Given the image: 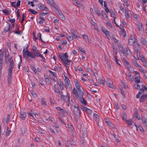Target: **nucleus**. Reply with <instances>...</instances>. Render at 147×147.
I'll return each mask as SVG.
<instances>
[{
  "label": "nucleus",
  "instance_id": "obj_1",
  "mask_svg": "<svg viewBox=\"0 0 147 147\" xmlns=\"http://www.w3.org/2000/svg\"><path fill=\"white\" fill-rule=\"evenodd\" d=\"M73 96L74 98L77 99L79 98V100L82 104L85 105H87V102L83 97L84 93L83 89L77 90L74 88L73 89Z\"/></svg>",
  "mask_w": 147,
  "mask_h": 147
},
{
  "label": "nucleus",
  "instance_id": "obj_2",
  "mask_svg": "<svg viewBox=\"0 0 147 147\" xmlns=\"http://www.w3.org/2000/svg\"><path fill=\"white\" fill-rule=\"evenodd\" d=\"M23 53L24 55H26L28 57H27L26 59L27 61L29 62L30 60H29L28 57H30L32 59H35V56L37 57H40L41 56V54L40 53V51L39 50H35L34 51H32V53H30L28 50V47H26L25 49H24L23 51Z\"/></svg>",
  "mask_w": 147,
  "mask_h": 147
},
{
  "label": "nucleus",
  "instance_id": "obj_3",
  "mask_svg": "<svg viewBox=\"0 0 147 147\" xmlns=\"http://www.w3.org/2000/svg\"><path fill=\"white\" fill-rule=\"evenodd\" d=\"M67 52L64 54H59V56L61 59L62 61L64 63L66 67H68L69 65H70L71 61L68 59V56L67 55Z\"/></svg>",
  "mask_w": 147,
  "mask_h": 147
},
{
  "label": "nucleus",
  "instance_id": "obj_4",
  "mask_svg": "<svg viewBox=\"0 0 147 147\" xmlns=\"http://www.w3.org/2000/svg\"><path fill=\"white\" fill-rule=\"evenodd\" d=\"M65 82L64 86L66 88H69V89H71V85L70 83V81L69 78L66 76H65Z\"/></svg>",
  "mask_w": 147,
  "mask_h": 147
},
{
  "label": "nucleus",
  "instance_id": "obj_5",
  "mask_svg": "<svg viewBox=\"0 0 147 147\" xmlns=\"http://www.w3.org/2000/svg\"><path fill=\"white\" fill-rule=\"evenodd\" d=\"M8 60L9 63V66L8 70V72H12L14 66V62L12 57Z\"/></svg>",
  "mask_w": 147,
  "mask_h": 147
},
{
  "label": "nucleus",
  "instance_id": "obj_6",
  "mask_svg": "<svg viewBox=\"0 0 147 147\" xmlns=\"http://www.w3.org/2000/svg\"><path fill=\"white\" fill-rule=\"evenodd\" d=\"M1 50H0V52ZM4 55V53L3 52L1 54L0 53V73H1V69L3 67L2 63L3 62V58Z\"/></svg>",
  "mask_w": 147,
  "mask_h": 147
},
{
  "label": "nucleus",
  "instance_id": "obj_7",
  "mask_svg": "<svg viewBox=\"0 0 147 147\" xmlns=\"http://www.w3.org/2000/svg\"><path fill=\"white\" fill-rule=\"evenodd\" d=\"M106 84L107 86L110 88H115V86H114L112 82L109 79H107Z\"/></svg>",
  "mask_w": 147,
  "mask_h": 147
},
{
  "label": "nucleus",
  "instance_id": "obj_8",
  "mask_svg": "<svg viewBox=\"0 0 147 147\" xmlns=\"http://www.w3.org/2000/svg\"><path fill=\"white\" fill-rule=\"evenodd\" d=\"M136 39L135 37L133 36H132L129 40L128 44L131 45H133L136 42Z\"/></svg>",
  "mask_w": 147,
  "mask_h": 147
},
{
  "label": "nucleus",
  "instance_id": "obj_9",
  "mask_svg": "<svg viewBox=\"0 0 147 147\" xmlns=\"http://www.w3.org/2000/svg\"><path fill=\"white\" fill-rule=\"evenodd\" d=\"M71 32L73 34L74 38H76L77 39L79 38V36L78 35V32L77 31L73 28L71 29L70 30Z\"/></svg>",
  "mask_w": 147,
  "mask_h": 147
},
{
  "label": "nucleus",
  "instance_id": "obj_10",
  "mask_svg": "<svg viewBox=\"0 0 147 147\" xmlns=\"http://www.w3.org/2000/svg\"><path fill=\"white\" fill-rule=\"evenodd\" d=\"M47 2L56 9L58 8V6L55 4L53 0H47Z\"/></svg>",
  "mask_w": 147,
  "mask_h": 147
},
{
  "label": "nucleus",
  "instance_id": "obj_11",
  "mask_svg": "<svg viewBox=\"0 0 147 147\" xmlns=\"http://www.w3.org/2000/svg\"><path fill=\"white\" fill-rule=\"evenodd\" d=\"M12 74V72H8L7 80L9 85H10L11 84V80L12 79L11 76Z\"/></svg>",
  "mask_w": 147,
  "mask_h": 147
},
{
  "label": "nucleus",
  "instance_id": "obj_12",
  "mask_svg": "<svg viewBox=\"0 0 147 147\" xmlns=\"http://www.w3.org/2000/svg\"><path fill=\"white\" fill-rule=\"evenodd\" d=\"M127 127H130L131 125L133 123L132 120L131 119H127L125 121Z\"/></svg>",
  "mask_w": 147,
  "mask_h": 147
},
{
  "label": "nucleus",
  "instance_id": "obj_13",
  "mask_svg": "<svg viewBox=\"0 0 147 147\" xmlns=\"http://www.w3.org/2000/svg\"><path fill=\"white\" fill-rule=\"evenodd\" d=\"M147 98V95L144 94L141 96L140 98V102H143Z\"/></svg>",
  "mask_w": 147,
  "mask_h": 147
},
{
  "label": "nucleus",
  "instance_id": "obj_14",
  "mask_svg": "<svg viewBox=\"0 0 147 147\" xmlns=\"http://www.w3.org/2000/svg\"><path fill=\"white\" fill-rule=\"evenodd\" d=\"M38 7L41 10H43L45 9H48L43 4L40 3L38 5Z\"/></svg>",
  "mask_w": 147,
  "mask_h": 147
},
{
  "label": "nucleus",
  "instance_id": "obj_15",
  "mask_svg": "<svg viewBox=\"0 0 147 147\" xmlns=\"http://www.w3.org/2000/svg\"><path fill=\"white\" fill-rule=\"evenodd\" d=\"M20 114L21 118L23 120H24L26 115V113L21 111L20 112Z\"/></svg>",
  "mask_w": 147,
  "mask_h": 147
},
{
  "label": "nucleus",
  "instance_id": "obj_16",
  "mask_svg": "<svg viewBox=\"0 0 147 147\" xmlns=\"http://www.w3.org/2000/svg\"><path fill=\"white\" fill-rule=\"evenodd\" d=\"M141 120L144 125L147 127V119L144 117H143L141 118Z\"/></svg>",
  "mask_w": 147,
  "mask_h": 147
},
{
  "label": "nucleus",
  "instance_id": "obj_17",
  "mask_svg": "<svg viewBox=\"0 0 147 147\" xmlns=\"http://www.w3.org/2000/svg\"><path fill=\"white\" fill-rule=\"evenodd\" d=\"M138 27V30L140 32H142L143 31V29L142 28V24L140 22L137 24Z\"/></svg>",
  "mask_w": 147,
  "mask_h": 147
},
{
  "label": "nucleus",
  "instance_id": "obj_18",
  "mask_svg": "<svg viewBox=\"0 0 147 147\" xmlns=\"http://www.w3.org/2000/svg\"><path fill=\"white\" fill-rule=\"evenodd\" d=\"M119 50L121 51V52L123 54L125 53V48L124 49L123 46L121 45H119Z\"/></svg>",
  "mask_w": 147,
  "mask_h": 147
},
{
  "label": "nucleus",
  "instance_id": "obj_19",
  "mask_svg": "<svg viewBox=\"0 0 147 147\" xmlns=\"http://www.w3.org/2000/svg\"><path fill=\"white\" fill-rule=\"evenodd\" d=\"M78 108H79V106H78L77 107H75L74 109V113L76 116H78V114H79L78 111Z\"/></svg>",
  "mask_w": 147,
  "mask_h": 147
},
{
  "label": "nucleus",
  "instance_id": "obj_20",
  "mask_svg": "<svg viewBox=\"0 0 147 147\" xmlns=\"http://www.w3.org/2000/svg\"><path fill=\"white\" fill-rule=\"evenodd\" d=\"M140 78L139 76H136L134 78V81L136 83H139L140 82Z\"/></svg>",
  "mask_w": 147,
  "mask_h": 147
},
{
  "label": "nucleus",
  "instance_id": "obj_21",
  "mask_svg": "<svg viewBox=\"0 0 147 147\" xmlns=\"http://www.w3.org/2000/svg\"><path fill=\"white\" fill-rule=\"evenodd\" d=\"M121 116L123 120V121H126L127 119V115L125 112H123L122 113Z\"/></svg>",
  "mask_w": 147,
  "mask_h": 147
},
{
  "label": "nucleus",
  "instance_id": "obj_22",
  "mask_svg": "<svg viewBox=\"0 0 147 147\" xmlns=\"http://www.w3.org/2000/svg\"><path fill=\"white\" fill-rule=\"evenodd\" d=\"M61 99H63L65 101V99H67L68 101H69V96H65L62 95L61 96Z\"/></svg>",
  "mask_w": 147,
  "mask_h": 147
},
{
  "label": "nucleus",
  "instance_id": "obj_23",
  "mask_svg": "<svg viewBox=\"0 0 147 147\" xmlns=\"http://www.w3.org/2000/svg\"><path fill=\"white\" fill-rule=\"evenodd\" d=\"M41 104L44 106L47 105L46 100L45 98H42L41 100Z\"/></svg>",
  "mask_w": 147,
  "mask_h": 147
},
{
  "label": "nucleus",
  "instance_id": "obj_24",
  "mask_svg": "<svg viewBox=\"0 0 147 147\" xmlns=\"http://www.w3.org/2000/svg\"><path fill=\"white\" fill-rule=\"evenodd\" d=\"M128 74V80L131 81L133 82L134 81V76H131V75L129 74V73Z\"/></svg>",
  "mask_w": 147,
  "mask_h": 147
},
{
  "label": "nucleus",
  "instance_id": "obj_25",
  "mask_svg": "<svg viewBox=\"0 0 147 147\" xmlns=\"http://www.w3.org/2000/svg\"><path fill=\"white\" fill-rule=\"evenodd\" d=\"M77 4H77V5L80 9L83 10L84 9V7L82 3L78 2Z\"/></svg>",
  "mask_w": 147,
  "mask_h": 147
},
{
  "label": "nucleus",
  "instance_id": "obj_26",
  "mask_svg": "<svg viewBox=\"0 0 147 147\" xmlns=\"http://www.w3.org/2000/svg\"><path fill=\"white\" fill-rule=\"evenodd\" d=\"M142 88L140 89V90L141 91H147V87H146L145 85H142Z\"/></svg>",
  "mask_w": 147,
  "mask_h": 147
},
{
  "label": "nucleus",
  "instance_id": "obj_27",
  "mask_svg": "<svg viewBox=\"0 0 147 147\" xmlns=\"http://www.w3.org/2000/svg\"><path fill=\"white\" fill-rule=\"evenodd\" d=\"M134 125L136 126L137 129H139L142 132H143L144 131V129L140 125L138 126L137 127V125L135 124H134Z\"/></svg>",
  "mask_w": 147,
  "mask_h": 147
},
{
  "label": "nucleus",
  "instance_id": "obj_28",
  "mask_svg": "<svg viewBox=\"0 0 147 147\" xmlns=\"http://www.w3.org/2000/svg\"><path fill=\"white\" fill-rule=\"evenodd\" d=\"M125 15L126 18H129L130 17L129 13L126 10H125Z\"/></svg>",
  "mask_w": 147,
  "mask_h": 147
},
{
  "label": "nucleus",
  "instance_id": "obj_29",
  "mask_svg": "<svg viewBox=\"0 0 147 147\" xmlns=\"http://www.w3.org/2000/svg\"><path fill=\"white\" fill-rule=\"evenodd\" d=\"M119 8H120V9L123 12L125 9H124V7L120 3H119Z\"/></svg>",
  "mask_w": 147,
  "mask_h": 147
},
{
  "label": "nucleus",
  "instance_id": "obj_30",
  "mask_svg": "<svg viewBox=\"0 0 147 147\" xmlns=\"http://www.w3.org/2000/svg\"><path fill=\"white\" fill-rule=\"evenodd\" d=\"M6 15H8L10 13V11L6 9H5L2 11Z\"/></svg>",
  "mask_w": 147,
  "mask_h": 147
},
{
  "label": "nucleus",
  "instance_id": "obj_31",
  "mask_svg": "<svg viewBox=\"0 0 147 147\" xmlns=\"http://www.w3.org/2000/svg\"><path fill=\"white\" fill-rule=\"evenodd\" d=\"M141 40L142 42L144 45H146L147 44V41L146 39L144 37H142L141 39Z\"/></svg>",
  "mask_w": 147,
  "mask_h": 147
},
{
  "label": "nucleus",
  "instance_id": "obj_32",
  "mask_svg": "<svg viewBox=\"0 0 147 147\" xmlns=\"http://www.w3.org/2000/svg\"><path fill=\"white\" fill-rule=\"evenodd\" d=\"M123 62L124 63L126 67H127L128 65H129L130 64L127 61V60L126 59H125L124 58H123Z\"/></svg>",
  "mask_w": 147,
  "mask_h": 147
},
{
  "label": "nucleus",
  "instance_id": "obj_33",
  "mask_svg": "<svg viewBox=\"0 0 147 147\" xmlns=\"http://www.w3.org/2000/svg\"><path fill=\"white\" fill-rule=\"evenodd\" d=\"M29 12H30L34 14H36L38 12L35 10H33V9H30L28 10Z\"/></svg>",
  "mask_w": 147,
  "mask_h": 147
},
{
  "label": "nucleus",
  "instance_id": "obj_34",
  "mask_svg": "<svg viewBox=\"0 0 147 147\" xmlns=\"http://www.w3.org/2000/svg\"><path fill=\"white\" fill-rule=\"evenodd\" d=\"M131 53L130 51L128 50V49L127 48H125V54L126 55H129Z\"/></svg>",
  "mask_w": 147,
  "mask_h": 147
},
{
  "label": "nucleus",
  "instance_id": "obj_35",
  "mask_svg": "<svg viewBox=\"0 0 147 147\" xmlns=\"http://www.w3.org/2000/svg\"><path fill=\"white\" fill-rule=\"evenodd\" d=\"M59 16L61 20H65V17L63 13L60 15Z\"/></svg>",
  "mask_w": 147,
  "mask_h": 147
},
{
  "label": "nucleus",
  "instance_id": "obj_36",
  "mask_svg": "<svg viewBox=\"0 0 147 147\" xmlns=\"http://www.w3.org/2000/svg\"><path fill=\"white\" fill-rule=\"evenodd\" d=\"M128 69V70L130 72H132V71L133 68L129 64L126 67Z\"/></svg>",
  "mask_w": 147,
  "mask_h": 147
},
{
  "label": "nucleus",
  "instance_id": "obj_37",
  "mask_svg": "<svg viewBox=\"0 0 147 147\" xmlns=\"http://www.w3.org/2000/svg\"><path fill=\"white\" fill-rule=\"evenodd\" d=\"M82 36H83V38H84V39H85V40L86 41H88V38L87 35L84 34V35H82Z\"/></svg>",
  "mask_w": 147,
  "mask_h": 147
},
{
  "label": "nucleus",
  "instance_id": "obj_38",
  "mask_svg": "<svg viewBox=\"0 0 147 147\" xmlns=\"http://www.w3.org/2000/svg\"><path fill=\"white\" fill-rule=\"evenodd\" d=\"M132 63L133 65L136 67H137L139 65L137 63V62L135 60H133L132 61Z\"/></svg>",
  "mask_w": 147,
  "mask_h": 147
},
{
  "label": "nucleus",
  "instance_id": "obj_39",
  "mask_svg": "<svg viewBox=\"0 0 147 147\" xmlns=\"http://www.w3.org/2000/svg\"><path fill=\"white\" fill-rule=\"evenodd\" d=\"M86 131H82V136L83 137L85 138L87 136V134H86Z\"/></svg>",
  "mask_w": 147,
  "mask_h": 147
},
{
  "label": "nucleus",
  "instance_id": "obj_40",
  "mask_svg": "<svg viewBox=\"0 0 147 147\" xmlns=\"http://www.w3.org/2000/svg\"><path fill=\"white\" fill-rule=\"evenodd\" d=\"M78 48L79 50L81 51L82 52L84 53H85V51L84 49H83L81 47H78Z\"/></svg>",
  "mask_w": 147,
  "mask_h": 147
},
{
  "label": "nucleus",
  "instance_id": "obj_41",
  "mask_svg": "<svg viewBox=\"0 0 147 147\" xmlns=\"http://www.w3.org/2000/svg\"><path fill=\"white\" fill-rule=\"evenodd\" d=\"M31 94L34 98H36L38 96L33 91H32L31 92Z\"/></svg>",
  "mask_w": 147,
  "mask_h": 147
},
{
  "label": "nucleus",
  "instance_id": "obj_42",
  "mask_svg": "<svg viewBox=\"0 0 147 147\" xmlns=\"http://www.w3.org/2000/svg\"><path fill=\"white\" fill-rule=\"evenodd\" d=\"M120 90L121 92V93L122 94V95L124 97H125V92L124 90H123V88H120Z\"/></svg>",
  "mask_w": 147,
  "mask_h": 147
},
{
  "label": "nucleus",
  "instance_id": "obj_43",
  "mask_svg": "<svg viewBox=\"0 0 147 147\" xmlns=\"http://www.w3.org/2000/svg\"><path fill=\"white\" fill-rule=\"evenodd\" d=\"M45 80L47 83L49 84H51L50 79L49 78H45Z\"/></svg>",
  "mask_w": 147,
  "mask_h": 147
},
{
  "label": "nucleus",
  "instance_id": "obj_44",
  "mask_svg": "<svg viewBox=\"0 0 147 147\" xmlns=\"http://www.w3.org/2000/svg\"><path fill=\"white\" fill-rule=\"evenodd\" d=\"M105 120L107 124L109 125H111L112 124V123L109 121V120L108 119H105Z\"/></svg>",
  "mask_w": 147,
  "mask_h": 147
},
{
  "label": "nucleus",
  "instance_id": "obj_45",
  "mask_svg": "<svg viewBox=\"0 0 147 147\" xmlns=\"http://www.w3.org/2000/svg\"><path fill=\"white\" fill-rule=\"evenodd\" d=\"M9 129V127H8L7 131H6V132L5 133V135L6 136H8L9 135V134L11 131V130H9L8 129Z\"/></svg>",
  "mask_w": 147,
  "mask_h": 147
},
{
  "label": "nucleus",
  "instance_id": "obj_46",
  "mask_svg": "<svg viewBox=\"0 0 147 147\" xmlns=\"http://www.w3.org/2000/svg\"><path fill=\"white\" fill-rule=\"evenodd\" d=\"M122 35L123 37H125L126 36V32L125 31L124 29H123L122 30Z\"/></svg>",
  "mask_w": 147,
  "mask_h": 147
},
{
  "label": "nucleus",
  "instance_id": "obj_47",
  "mask_svg": "<svg viewBox=\"0 0 147 147\" xmlns=\"http://www.w3.org/2000/svg\"><path fill=\"white\" fill-rule=\"evenodd\" d=\"M101 30L102 32L104 33H105V32L108 31L104 27H102L101 28Z\"/></svg>",
  "mask_w": 147,
  "mask_h": 147
},
{
  "label": "nucleus",
  "instance_id": "obj_48",
  "mask_svg": "<svg viewBox=\"0 0 147 147\" xmlns=\"http://www.w3.org/2000/svg\"><path fill=\"white\" fill-rule=\"evenodd\" d=\"M56 9L57 13L58 16H59L60 15H61L62 14V13L61 11L60 10H58V8Z\"/></svg>",
  "mask_w": 147,
  "mask_h": 147
},
{
  "label": "nucleus",
  "instance_id": "obj_49",
  "mask_svg": "<svg viewBox=\"0 0 147 147\" xmlns=\"http://www.w3.org/2000/svg\"><path fill=\"white\" fill-rule=\"evenodd\" d=\"M105 35H106V36L107 38H109V32L108 31H107V32H105V33H104Z\"/></svg>",
  "mask_w": 147,
  "mask_h": 147
},
{
  "label": "nucleus",
  "instance_id": "obj_50",
  "mask_svg": "<svg viewBox=\"0 0 147 147\" xmlns=\"http://www.w3.org/2000/svg\"><path fill=\"white\" fill-rule=\"evenodd\" d=\"M71 1L75 5L77 6L78 2V0H71Z\"/></svg>",
  "mask_w": 147,
  "mask_h": 147
},
{
  "label": "nucleus",
  "instance_id": "obj_51",
  "mask_svg": "<svg viewBox=\"0 0 147 147\" xmlns=\"http://www.w3.org/2000/svg\"><path fill=\"white\" fill-rule=\"evenodd\" d=\"M107 25L110 28L112 27V24L111 22H107Z\"/></svg>",
  "mask_w": 147,
  "mask_h": 147
},
{
  "label": "nucleus",
  "instance_id": "obj_52",
  "mask_svg": "<svg viewBox=\"0 0 147 147\" xmlns=\"http://www.w3.org/2000/svg\"><path fill=\"white\" fill-rule=\"evenodd\" d=\"M124 3H125V5L127 6H128L129 5V4L128 3V0H124Z\"/></svg>",
  "mask_w": 147,
  "mask_h": 147
},
{
  "label": "nucleus",
  "instance_id": "obj_53",
  "mask_svg": "<svg viewBox=\"0 0 147 147\" xmlns=\"http://www.w3.org/2000/svg\"><path fill=\"white\" fill-rule=\"evenodd\" d=\"M134 86L136 89H138L140 88V85L137 84H135L134 85Z\"/></svg>",
  "mask_w": 147,
  "mask_h": 147
},
{
  "label": "nucleus",
  "instance_id": "obj_54",
  "mask_svg": "<svg viewBox=\"0 0 147 147\" xmlns=\"http://www.w3.org/2000/svg\"><path fill=\"white\" fill-rule=\"evenodd\" d=\"M9 20L10 22L13 24H14L15 22V19H11V18H9Z\"/></svg>",
  "mask_w": 147,
  "mask_h": 147
},
{
  "label": "nucleus",
  "instance_id": "obj_55",
  "mask_svg": "<svg viewBox=\"0 0 147 147\" xmlns=\"http://www.w3.org/2000/svg\"><path fill=\"white\" fill-rule=\"evenodd\" d=\"M58 84L60 87H62V86H63V82L61 81H60L59 82L58 81Z\"/></svg>",
  "mask_w": 147,
  "mask_h": 147
},
{
  "label": "nucleus",
  "instance_id": "obj_56",
  "mask_svg": "<svg viewBox=\"0 0 147 147\" xmlns=\"http://www.w3.org/2000/svg\"><path fill=\"white\" fill-rule=\"evenodd\" d=\"M58 119H59V120L61 121L62 123L64 125H65V123L62 120V119L60 117H59Z\"/></svg>",
  "mask_w": 147,
  "mask_h": 147
},
{
  "label": "nucleus",
  "instance_id": "obj_57",
  "mask_svg": "<svg viewBox=\"0 0 147 147\" xmlns=\"http://www.w3.org/2000/svg\"><path fill=\"white\" fill-rule=\"evenodd\" d=\"M67 41L65 40H63L61 42V43L62 45H65L67 44Z\"/></svg>",
  "mask_w": 147,
  "mask_h": 147
},
{
  "label": "nucleus",
  "instance_id": "obj_58",
  "mask_svg": "<svg viewBox=\"0 0 147 147\" xmlns=\"http://www.w3.org/2000/svg\"><path fill=\"white\" fill-rule=\"evenodd\" d=\"M76 87L77 89V90H80L81 89H83V88L82 87H81L80 85L78 86H77Z\"/></svg>",
  "mask_w": 147,
  "mask_h": 147
},
{
  "label": "nucleus",
  "instance_id": "obj_59",
  "mask_svg": "<svg viewBox=\"0 0 147 147\" xmlns=\"http://www.w3.org/2000/svg\"><path fill=\"white\" fill-rule=\"evenodd\" d=\"M95 12L99 16L100 15V13L98 9H96L94 10Z\"/></svg>",
  "mask_w": 147,
  "mask_h": 147
},
{
  "label": "nucleus",
  "instance_id": "obj_60",
  "mask_svg": "<svg viewBox=\"0 0 147 147\" xmlns=\"http://www.w3.org/2000/svg\"><path fill=\"white\" fill-rule=\"evenodd\" d=\"M40 83L42 85H44V83L43 82L42 80V79H40L39 81Z\"/></svg>",
  "mask_w": 147,
  "mask_h": 147
},
{
  "label": "nucleus",
  "instance_id": "obj_61",
  "mask_svg": "<svg viewBox=\"0 0 147 147\" xmlns=\"http://www.w3.org/2000/svg\"><path fill=\"white\" fill-rule=\"evenodd\" d=\"M49 14V13L47 12L46 13H43L42 12H41L40 13V14L42 16H44L45 15H47Z\"/></svg>",
  "mask_w": 147,
  "mask_h": 147
},
{
  "label": "nucleus",
  "instance_id": "obj_62",
  "mask_svg": "<svg viewBox=\"0 0 147 147\" xmlns=\"http://www.w3.org/2000/svg\"><path fill=\"white\" fill-rule=\"evenodd\" d=\"M20 2L21 1L20 0H19L17 2V3L16 5V7H18L20 5Z\"/></svg>",
  "mask_w": 147,
  "mask_h": 147
},
{
  "label": "nucleus",
  "instance_id": "obj_63",
  "mask_svg": "<svg viewBox=\"0 0 147 147\" xmlns=\"http://www.w3.org/2000/svg\"><path fill=\"white\" fill-rule=\"evenodd\" d=\"M67 38L69 41H71L73 39V38L72 36H69Z\"/></svg>",
  "mask_w": 147,
  "mask_h": 147
},
{
  "label": "nucleus",
  "instance_id": "obj_64",
  "mask_svg": "<svg viewBox=\"0 0 147 147\" xmlns=\"http://www.w3.org/2000/svg\"><path fill=\"white\" fill-rule=\"evenodd\" d=\"M55 91L57 93H59L60 92V90L58 87L55 88Z\"/></svg>",
  "mask_w": 147,
  "mask_h": 147
}]
</instances>
